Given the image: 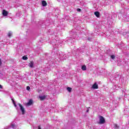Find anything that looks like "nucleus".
<instances>
[{
	"label": "nucleus",
	"instance_id": "nucleus-1",
	"mask_svg": "<svg viewBox=\"0 0 129 129\" xmlns=\"http://www.w3.org/2000/svg\"><path fill=\"white\" fill-rule=\"evenodd\" d=\"M57 57H58L60 60H65L67 58L66 55L64 54V53H63V52H59L58 54H57Z\"/></svg>",
	"mask_w": 129,
	"mask_h": 129
},
{
	"label": "nucleus",
	"instance_id": "nucleus-2",
	"mask_svg": "<svg viewBox=\"0 0 129 129\" xmlns=\"http://www.w3.org/2000/svg\"><path fill=\"white\" fill-rule=\"evenodd\" d=\"M18 105H19V106L20 107V110L22 111V114H24V113H25V108H24V107H23V106L20 103L18 104Z\"/></svg>",
	"mask_w": 129,
	"mask_h": 129
},
{
	"label": "nucleus",
	"instance_id": "nucleus-3",
	"mask_svg": "<svg viewBox=\"0 0 129 129\" xmlns=\"http://www.w3.org/2000/svg\"><path fill=\"white\" fill-rule=\"evenodd\" d=\"M100 122L99 123L102 124V123H104L105 122V119H104V118L102 116H100L99 117Z\"/></svg>",
	"mask_w": 129,
	"mask_h": 129
},
{
	"label": "nucleus",
	"instance_id": "nucleus-4",
	"mask_svg": "<svg viewBox=\"0 0 129 129\" xmlns=\"http://www.w3.org/2000/svg\"><path fill=\"white\" fill-rule=\"evenodd\" d=\"M11 126L13 129H17V128H18V125H17V124H16V123H15L14 122L11 123Z\"/></svg>",
	"mask_w": 129,
	"mask_h": 129
},
{
	"label": "nucleus",
	"instance_id": "nucleus-5",
	"mask_svg": "<svg viewBox=\"0 0 129 129\" xmlns=\"http://www.w3.org/2000/svg\"><path fill=\"white\" fill-rule=\"evenodd\" d=\"M92 88H93V89H98V85H97V83H95L92 87Z\"/></svg>",
	"mask_w": 129,
	"mask_h": 129
},
{
	"label": "nucleus",
	"instance_id": "nucleus-6",
	"mask_svg": "<svg viewBox=\"0 0 129 129\" xmlns=\"http://www.w3.org/2000/svg\"><path fill=\"white\" fill-rule=\"evenodd\" d=\"M33 104V100H29V102L27 103L26 105L28 106H30V105H32Z\"/></svg>",
	"mask_w": 129,
	"mask_h": 129
},
{
	"label": "nucleus",
	"instance_id": "nucleus-7",
	"mask_svg": "<svg viewBox=\"0 0 129 129\" xmlns=\"http://www.w3.org/2000/svg\"><path fill=\"white\" fill-rule=\"evenodd\" d=\"M8 14L9 13L6 10H3V15L4 17H7V16H8Z\"/></svg>",
	"mask_w": 129,
	"mask_h": 129
},
{
	"label": "nucleus",
	"instance_id": "nucleus-8",
	"mask_svg": "<svg viewBox=\"0 0 129 129\" xmlns=\"http://www.w3.org/2000/svg\"><path fill=\"white\" fill-rule=\"evenodd\" d=\"M94 15L97 17V18H99V16L100 15V14L99 12L96 11L94 13Z\"/></svg>",
	"mask_w": 129,
	"mask_h": 129
},
{
	"label": "nucleus",
	"instance_id": "nucleus-9",
	"mask_svg": "<svg viewBox=\"0 0 129 129\" xmlns=\"http://www.w3.org/2000/svg\"><path fill=\"white\" fill-rule=\"evenodd\" d=\"M42 7H46V6H47V2H46L45 1H43L42 2Z\"/></svg>",
	"mask_w": 129,
	"mask_h": 129
},
{
	"label": "nucleus",
	"instance_id": "nucleus-10",
	"mask_svg": "<svg viewBox=\"0 0 129 129\" xmlns=\"http://www.w3.org/2000/svg\"><path fill=\"white\" fill-rule=\"evenodd\" d=\"M40 100H44L46 98V96H39Z\"/></svg>",
	"mask_w": 129,
	"mask_h": 129
},
{
	"label": "nucleus",
	"instance_id": "nucleus-11",
	"mask_svg": "<svg viewBox=\"0 0 129 129\" xmlns=\"http://www.w3.org/2000/svg\"><path fill=\"white\" fill-rule=\"evenodd\" d=\"M29 66L31 68H33L34 66V62H33V61H31L30 63H29Z\"/></svg>",
	"mask_w": 129,
	"mask_h": 129
},
{
	"label": "nucleus",
	"instance_id": "nucleus-12",
	"mask_svg": "<svg viewBox=\"0 0 129 129\" xmlns=\"http://www.w3.org/2000/svg\"><path fill=\"white\" fill-rule=\"evenodd\" d=\"M82 70H83V71H85L86 70V66H83L82 67Z\"/></svg>",
	"mask_w": 129,
	"mask_h": 129
},
{
	"label": "nucleus",
	"instance_id": "nucleus-13",
	"mask_svg": "<svg viewBox=\"0 0 129 129\" xmlns=\"http://www.w3.org/2000/svg\"><path fill=\"white\" fill-rule=\"evenodd\" d=\"M67 90H68V91H69V92H71V91H72V88H71L70 87H68Z\"/></svg>",
	"mask_w": 129,
	"mask_h": 129
},
{
	"label": "nucleus",
	"instance_id": "nucleus-14",
	"mask_svg": "<svg viewBox=\"0 0 129 129\" xmlns=\"http://www.w3.org/2000/svg\"><path fill=\"white\" fill-rule=\"evenodd\" d=\"M23 60H28V57L27 56H24L22 57Z\"/></svg>",
	"mask_w": 129,
	"mask_h": 129
},
{
	"label": "nucleus",
	"instance_id": "nucleus-15",
	"mask_svg": "<svg viewBox=\"0 0 129 129\" xmlns=\"http://www.w3.org/2000/svg\"><path fill=\"white\" fill-rule=\"evenodd\" d=\"M110 57L112 59V60H114V59H115V56L114 55H111L110 56Z\"/></svg>",
	"mask_w": 129,
	"mask_h": 129
},
{
	"label": "nucleus",
	"instance_id": "nucleus-16",
	"mask_svg": "<svg viewBox=\"0 0 129 129\" xmlns=\"http://www.w3.org/2000/svg\"><path fill=\"white\" fill-rule=\"evenodd\" d=\"M8 37H9V38L11 37L12 36V32H9L8 33Z\"/></svg>",
	"mask_w": 129,
	"mask_h": 129
},
{
	"label": "nucleus",
	"instance_id": "nucleus-17",
	"mask_svg": "<svg viewBox=\"0 0 129 129\" xmlns=\"http://www.w3.org/2000/svg\"><path fill=\"white\" fill-rule=\"evenodd\" d=\"M72 38H70V39L69 40V42H71V43H73V41H72Z\"/></svg>",
	"mask_w": 129,
	"mask_h": 129
},
{
	"label": "nucleus",
	"instance_id": "nucleus-18",
	"mask_svg": "<svg viewBox=\"0 0 129 129\" xmlns=\"http://www.w3.org/2000/svg\"><path fill=\"white\" fill-rule=\"evenodd\" d=\"M114 127H115V128H118V126L116 124H115L114 125Z\"/></svg>",
	"mask_w": 129,
	"mask_h": 129
},
{
	"label": "nucleus",
	"instance_id": "nucleus-19",
	"mask_svg": "<svg viewBox=\"0 0 129 129\" xmlns=\"http://www.w3.org/2000/svg\"><path fill=\"white\" fill-rule=\"evenodd\" d=\"M77 12H81V9L78 8V9L77 10Z\"/></svg>",
	"mask_w": 129,
	"mask_h": 129
},
{
	"label": "nucleus",
	"instance_id": "nucleus-20",
	"mask_svg": "<svg viewBox=\"0 0 129 129\" xmlns=\"http://www.w3.org/2000/svg\"><path fill=\"white\" fill-rule=\"evenodd\" d=\"M59 43V40H56V44H53V45H57Z\"/></svg>",
	"mask_w": 129,
	"mask_h": 129
},
{
	"label": "nucleus",
	"instance_id": "nucleus-21",
	"mask_svg": "<svg viewBox=\"0 0 129 129\" xmlns=\"http://www.w3.org/2000/svg\"><path fill=\"white\" fill-rule=\"evenodd\" d=\"M26 88H27V90H30V89H31V88L29 86H27Z\"/></svg>",
	"mask_w": 129,
	"mask_h": 129
},
{
	"label": "nucleus",
	"instance_id": "nucleus-22",
	"mask_svg": "<svg viewBox=\"0 0 129 129\" xmlns=\"http://www.w3.org/2000/svg\"><path fill=\"white\" fill-rule=\"evenodd\" d=\"M13 104L15 107H17V104H16V102L13 103Z\"/></svg>",
	"mask_w": 129,
	"mask_h": 129
},
{
	"label": "nucleus",
	"instance_id": "nucleus-23",
	"mask_svg": "<svg viewBox=\"0 0 129 129\" xmlns=\"http://www.w3.org/2000/svg\"><path fill=\"white\" fill-rule=\"evenodd\" d=\"M74 37L75 38H76V37H77V35L76 34V33H74Z\"/></svg>",
	"mask_w": 129,
	"mask_h": 129
},
{
	"label": "nucleus",
	"instance_id": "nucleus-24",
	"mask_svg": "<svg viewBox=\"0 0 129 129\" xmlns=\"http://www.w3.org/2000/svg\"><path fill=\"white\" fill-rule=\"evenodd\" d=\"M11 99H12V100L13 103H14L15 102H15V100H14L13 98H12Z\"/></svg>",
	"mask_w": 129,
	"mask_h": 129
},
{
	"label": "nucleus",
	"instance_id": "nucleus-25",
	"mask_svg": "<svg viewBox=\"0 0 129 129\" xmlns=\"http://www.w3.org/2000/svg\"><path fill=\"white\" fill-rule=\"evenodd\" d=\"M125 21L126 22H129V18L128 19L126 18Z\"/></svg>",
	"mask_w": 129,
	"mask_h": 129
},
{
	"label": "nucleus",
	"instance_id": "nucleus-26",
	"mask_svg": "<svg viewBox=\"0 0 129 129\" xmlns=\"http://www.w3.org/2000/svg\"><path fill=\"white\" fill-rule=\"evenodd\" d=\"M0 89H3V86L0 85Z\"/></svg>",
	"mask_w": 129,
	"mask_h": 129
},
{
	"label": "nucleus",
	"instance_id": "nucleus-27",
	"mask_svg": "<svg viewBox=\"0 0 129 129\" xmlns=\"http://www.w3.org/2000/svg\"><path fill=\"white\" fill-rule=\"evenodd\" d=\"M87 112H89V108H87V110H86Z\"/></svg>",
	"mask_w": 129,
	"mask_h": 129
},
{
	"label": "nucleus",
	"instance_id": "nucleus-28",
	"mask_svg": "<svg viewBox=\"0 0 129 129\" xmlns=\"http://www.w3.org/2000/svg\"><path fill=\"white\" fill-rule=\"evenodd\" d=\"M88 41H91V38H88Z\"/></svg>",
	"mask_w": 129,
	"mask_h": 129
},
{
	"label": "nucleus",
	"instance_id": "nucleus-29",
	"mask_svg": "<svg viewBox=\"0 0 129 129\" xmlns=\"http://www.w3.org/2000/svg\"><path fill=\"white\" fill-rule=\"evenodd\" d=\"M7 128H11V126H8Z\"/></svg>",
	"mask_w": 129,
	"mask_h": 129
},
{
	"label": "nucleus",
	"instance_id": "nucleus-30",
	"mask_svg": "<svg viewBox=\"0 0 129 129\" xmlns=\"http://www.w3.org/2000/svg\"><path fill=\"white\" fill-rule=\"evenodd\" d=\"M38 129H41V127H40V126H38Z\"/></svg>",
	"mask_w": 129,
	"mask_h": 129
},
{
	"label": "nucleus",
	"instance_id": "nucleus-31",
	"mask_svg": "<svg viewBox=\"0 0 129 129\" xmlns=\"http://www.w3.org/2000/svg\"><path fill=\"white\" fill-rule=\"evenodd\" d=\"M118 79H119V76H118Z\"/></svg>",
	"mask_w": 129,
	"mask_h": 129
},
{
	"label": "nucleus",
	"instance_id": "nucleus-32",
	"mask_svg": "<svg viewBox=\"0 0 129 129\" xmlns=\"http://www.w3.org/2000/svg\"><path fill=\"white\" fill-rule=\"evenodd\" d=\"M117 78H114L115 80H116Z\"/></svg>",
	"mask_w": 129,
	"mask_h": 129
},
{
	"label": "nucleus",
	"instance_id": "nucleus-33",
	"mask_svg": "<svg viewBox=\"0 0 129 129\" xmlns=\"http://www.w3.org/2000/svg\"><path fill=\"white\" fill-rule=\"evenodd\" d=\"M48 68H50V67H48L47 68V69H48Z\"/></svg>",
	"mask_w": 129,
	"mask_h": 129
},
{
	"label": "nucleus",
	"instance_id": "nucleus-34",
	"mask_svg": "<svg viewBox=\"0 0 129 129\" xmlns=\"http://www.w3.org/2000/svg\"><path fill=\"white\" fill-rule=\"evenodd\" d=\"M16 109H18V108H16Z\"/></svg>",
	"mask_w": 129,
	"mask_h": 129
}]
</instances>
